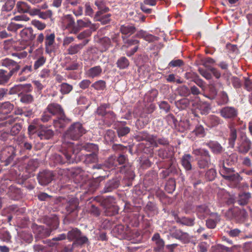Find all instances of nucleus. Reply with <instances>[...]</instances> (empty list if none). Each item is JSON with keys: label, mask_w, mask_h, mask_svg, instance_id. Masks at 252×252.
Here are the masks:
<instances>
[{"label": "nucleus", "mask_w": 252, "mask_h": 252, "mask_svg": "<svg viewBox=\"0 0 252 252\" xmlns=\"http://www.w3.org/2000/svg\"><path fill=\"white\" fill-rule=\"evenodd\" d=\"M205 145L208 146L214 154H220L224 151V149L217 141H210L206 143Z\"/></svg>", "instance_id": "obj_22"}, {"label": "nucleus", "mask_w": 252, "mask_h": 252, "mask_svg": "<svg viewBox=\"0 0 252 252\" xmlns=\"http://www.w3.org/2000/svg\"><path fill=\"white\" fill-rule=\"evenodd\" d=\"M116 64L120 69H125L129 66V62L126 57H121L117 60Z\"/></svg>", "instance_id": "obj_52"}, {"label": "nucleus", "mask_w": 252, "mask_h": 252, "mask_svg": "<svg viewBox=\"0 0 252 252\" xmlns=\"http://www.w3.org/2000/svg\"><path fill=\"white\" fill-rule=\"evenodd\" d=\"M17 11L20 13H29L30 10V6L26 2L19 1L16 5Z\"/></svg>", "instance_id": "obj_46"}, {"label": "nucleus", "mask_w": 252, "mask_h": 252, "mask_svg": "<svg viewBox=\"0 0 252 252\" xmlns=\"http://www.w3.org/2000/svg\"><path fill=\"white\" fill-rule=\"evenodd\" d=\"M252 147V141L246 135L241 136L237 143V151L241 154L245 155Z\"/></svg>", "instance_id": "obj_6"}, {"label": "nucleus", "mask_w": 252, "mask_h": 252, "mask_svg": "<svg viewBox=\"0 0 252 252\" xmlns=\"http://www.w3.org/2000/svg\"><path fill=\"white\" fill-rule=\"evenodd\" d=\"M137 141H146L151 145L152 142H154V135L150 134L146 131L140 132L136 136Z\"/></svg>", "instance_id": "obj_35"}, {"label": "nucleus", "mask_w": 252, "mask_h": 252, "mask_svg": "<svg viewBox=\"0 0 252 252\" xmlns=\"http://www.w3.org/2000/svg\"><path fill=\"white\" fill-rule=\"evenodd\" d=\"M102 72V69L100 65L95 66L90 68L87 71V75L91 78L99 76Z\"/></svg>", "instance_id": "obj_45"}, {"label": "nucleus", "mask_w": 252, "mask_h": 252, "mask_svg": "<svg viewBox=\"0 0 252 252\" xmlns=\"http://www.w3.org/2000/svg\"><path fill=\"white\" fill-rule=\"evenodd\" d=\"M230 132L228 137V143L230 147L233 148L237 138V128L234 124H231L229 126Z\"/></svg>", "instance_id": "obj_24"}, {"label": "nucleus", "mask_w": 252, "mask_h": 252, "mask_svg": "<svg viewBox=\"0 0 252 252\" xmlns=\"http://www.w3.org/2000/svg\"><path fill=\"white\" fill-rule=\"evenodd\" d=\"M106 12H96L94 19L95 21L100 22L102 25H105L110 23L111 21V14L110 13L105 14Z\"/></svg>", "instance_id": "obj_23"}, {"label": "nucleus", "mask_w": 252, "mask_h": 252, "mask_svg": "<svg viewBox=\"0 0 252 252\" xmlns=\"http://www.w3.org/2000/svg\"><path fill=\"white\" fill-rule=\"evenodd\" d=\"M75 152L73 143H69L67 148L63 143L59 153L54 154L51 158L56 164L72 163L75 161Z\"/></svg>", "instance_id": "obj_1"}, {"label": "nucleus", "mask_w": 252, "mask_h": 252, "mask_svg": "<svg viewBox=\"0 0 252 252\" xmlns=\"http://www.w3.org/2000/svg\"><path fill=\"white\" fill-rule=\"evenodd\" d=\"M226 164L227 165L224 161H222V163L220 164L219 170L220 174L225 180L227 178V177H229V176L231 175L235 172L233 168L228 167V164L227 163Z\"/></svg>", "instance_id": "obj_21"}, {"label": "nucleus", "mask_w": 252, "mask_h": 252, "mask_svg": "<svg viewBox=\"0 0 252 252\" xmlns=\"http://www.w3.org/2000/svg\"><path fill=\"white\" fill-rule=\"evenodd\" d=\"M119 209L115 205H111V206L105 208L104 213L107 216H114L118 213Z\"/></svg>", "instance_id": "obj_59"}, {"label": "nucleus", "mask_w": 252, "mask_h": 252, "mask_svg": "<svg viewBox=\"0 0 252 252\" xmlns=\"http://www.w3.org/2000/svg\"><path fill=\"white\" fill-rule=\"evenodd\" d=\"M193 99H189L187 98H183L175 101L176 106L180 110H185L189 107L191 101Z\"/></svg>", "instance_id": "obj_40"}, {"label": "nucleus", "mask_w": 252, "mask_h": 252, "mask_svg": "<svg viewBox=\"0 0 252 252\" xmlns=\"http://www.w3.org/2000/svg\"><path fill=\"white\" fill-rule=\"evenodd\" d=\"M177 92L180 96L184 97H187L190 94L189 88L186 85L179 87L177 89Z\"/></svg>", "instance_id": "obj_61"}, {"label": "nucleus", "mask_w": 252, "mask_h": 252, "mask_svg": "<svg viewBox=\"0 0 252 252\" xmlns=\"http://www.w3.org/2000/svg\"><path fill=\"white\" fill-rule=\"evenodd\" d=\"M18 97L21 102L26 104L32 103L34 100L33 96L30 94L20 93Z\"/></svg>", "instance_id": "obj_44"}, {"label": "nucleus", "mask_w": 252, "mask_h": 252, "mask_svg": "<svg viewBox=\"0 0 252 252\" xmlns=\"http://www.w3.org/2000/svg\"><path fill=\"white\" fill-rule=\"evenodd\" d=\"M20 36L23 41L30 43L35 38L36 34L33 33V30L31 27L25 28L20 32Z\"/></svg>", "instance_id": "obj_16"}, {"label": "nucleus", "mask_w": 252, "mask_h": 252, "mask_svg": "<svg viewBox=\"0 0 252 252\" xmlns=\"http://www.w3.org/2000/svg\"><path fill=\"white\" fill-rule=\"evenodd\" d=\"M54 176L52 171L43 170L38 174L37 179L40 185L46 186L51 182L53 179Z\"/></svg>", "instance_id": "obj_9"}, {"label": "nucleus", "mask_w": 252, "mask_h": 252, "mask_svg": "<svg viewBox=\"0 0 252 252\" xmlns=\"http://www.w3.org/2000/svg\"><path fill=\"white\" fill-rule=\"evenodd\" d=\"M69 122L70 120L66 117L64 114L63 116L58 117L57 119L54 120L53 124L56 128H63L65 127Z\"/></svg>", "instance_id": "obj_29"}, {"label": "nucleus", "mask_w": 252, "mask_h": 252, "mask_svg": "<svg viewBox=\"0 0 252 252\" xmlns=\"http://www.w3.org/2000/svg\"><path fill=\"white\" fill-rule=\"evenodd\" d=\"M16 142L20 148V152L31 151L32 148V144L28 141L27 138L23 136H19L17 137Z\"/></svg>", "instance_id": "obj_17"}, {"label": "nucleus", "mask_w": 252, "mask_h": 252, "mask_svg": "<svg viewBox=\"0 0 252 252\" xmlns=\"http://www.w3.org/2000/svg\"><path fill=\"white\" fill-rule=\"evenodd\" d=\"M220 115L225 119H234L237 117V109L232 106H225L220 110Z\"/></svg>", "instance_id": "obj_10"}, {"label": "nucleus", "mask_w": 252, "mask_h": 252, "mask_svg": "<svg viewBox=\"0 0 252 252\" xmlns=\"http://www.w3.org/2000/svg\"><path fill=\"white\" fill-rule=\"evenodd\" d=\"M91 87L96 90L102 91L106 88V82L103 80H100L94 83Z\"/></svg>", "instance_id": "obj_64"}, {"label": "nucleus", "mask_w": 252, "mask_h": 252, "mask_svg": "<svg viewBox=\"0 0 252 252\" xmlns=\"http://www.w3.org/2000/svg\"><path fill=\"white\" fill-rule=\"evenodd\" d=\"M0 63L2 66L9 69L8 72H12L14 75L20 69V65L19 63L8 58L1 60L0 61Z\"/></svg>", "instance_id": "obj_8"}, {"label": "nucleus", "mask_w": 252, "mask_h": 252, "mask_svg": "<svg viewBox=\"0 0 252 252\" xmlns=\"http://www.w3.org/2000/svg\"><path fill=\"white\" fill-rule=\"evenodd\" d=\"M192 108L197 109L202 115H206L209 113L211 107L206 102L202 101L198 96H195L191 101Z\"/></svg>", "instance_id": "obj_7"}, {"label": "nucleus", "mask_w": 252, "mask_h": 252, "mask_svg": "<svg viewBox=\"0 0 252 252\" xmlns=\"http://www.w3.org/2000/svg\"><path fill=\"white\" fill-rule=\"evenodd\" d=\"M176 221L177 223H180L182 225H187L188 226H192L194 224V218H187V217H176L175 218Z\"/></svg>", "instance_id": "obj_41"}, {"label": "nucleus", "mask_w": 252, "mask_h": 252, "mask_svg": "<svg viewBox=\"0 0 252 252\" xmlns=\"http://www.w3.org/2000/svg\"><path fill=\"white\" fill-rule=\"evenodd\" d=\"M54 135V132L51 129L45 127H41L37 132V135L41 140H49Z\"/></svg>", "instance_id": "obj_20"}, {"label": "nucleus", "mask_w": 252, "mask_h": 252, "mask_svg": "<svg viewBox=\"0 0 252 252\" xmlns=\"http://www.w3.org/2000/svg\"><path fill=\"white\" fill-rule=\"evenodd\" d=\"M14 114L16 115L23 116L26 117L30 118L33 115V112L32 109L29 107H16L14 110Z\"/></svg>", "instance_id": "obj_28"}, {"label": "nucleus", "mask_w": 252, "mask_h": 252, "mask_svg": "<svg viewBox=\"0 0 252 252\" xmlns=\"http://www.w3.org/2000/svg\"><path fill=\"white\" fill-rule=\"evenodd\" d=\"M67 238L69 241H74L73 245L83 246L89 243L88 238L82 234V232L77 228H73L68 231L67 234Z\"/></svg>", "instance_id": "obj_3"}, {"label": "nucleus", "mask_w": 252, "mask_h": 252, "mask_svg": "<svg viewBox=\"0 0 252 252\" xmlns=\"http://www.w3.org/2000/svg\"><path fill=\"white\" fill-rule=\"evenodd\" d=\"M222 122V120L218 116L214 115L208 116L207 123L209 127H213L218 126Z\"/></svg>", "instance_id": "obj_38"}, {"label": "nucleus", "mask_w": 252, "mask_h": 252, "mask_svg": "<svg viewBox=\"0 0 252 252\" xmlns=\"http://www.w3.org/2000/svg\"><path fill=\"white\" fill-rule=\"evenodd\" d=\"M95 200L98 202H101L102 205L104 208L111 206V205H115V198L112 196H109L106 198L102 199L99 197H95L94 199Z\"/></svg>", "instance_id": "obj_47"}, {"label": "nucleus", "mask_w": 252, "mask_h": 252, "mask_svg": "<svg viewBox=\"0 0 252 252\" xmlns=\"http://www.w3.org/2000/svg\"><path fill=\"white\" fill-rule=\"evenodd\" d=\"M16 156V152L14 147H7L4 148L0 154V161L4 166L12 163Z\"/></svg>", "instance_id": "obj_5"}, {"label": "nucleus", "mask_w": 252, "mask_h": 252, "mask_svg": "<svg viewBox=\"0 0 252 252\" xmlns=\"http://www.w3.org/2000/svg\"><path fill=\"white\" fill-rule=\"evenodd\" d=\"M55 42V34L54 32L45 35V51L46 54L50 55L54 51L53 46Z\"/></svg>", "instance_id": "obj_13"}, {"label": "nucleus", "mask_w": 252, "mask_h": 252, "mask_svg": "<svg viewBox=\"0 0 252 252\" xmlns=\"http://www.w3.org/2000/svg\"><path fill=\"white\" fill-rule=\"evenodd\" d=\"M94 4L98 9L97 12H108L110 10L106 5V2L104 0H95Z\"/></svg>", "instance_id": "obj_54"}, {"label": "nucleus", "mask_w": 252, "mask_h": 252, "mask_svg": "<svg viewBox=\"0 0 252 252\" xmlns=\"http://www.w3.org/2000/svg\"><path fill=\"white\" fill-rule=\"evenodd\" d=\"M82 150L90 152L91 153H97L98 151V147L95 144L88 143L83 145L78 146L77 150L81 151Z\"/></svg>", "instance_id": "obj_36"}, {"label": "nucleus", "mask_w": 252, "mask_h": 252, "mask_svg": "<svg viewBox=\"0 0 252 252\" xmlns=\"http://www.w3.org/2000/svg\"><path fill=\"white\" fill-rule=\"evenodd\" d=\"M252 197L251 193L249 192H240L237 198V202L241 206L247 205Z\"/></svg>", "instance_id": "obj_26"}, {"label": "nucleus", "mask_w": 252, "mask_h": 252, "mask_svg": "<svg viewBox=\"0 0 252 252\" xmlns=\"http://www.w3.org/2000/svg\"><path fill=\"white\" fill-rule=\"evenodd\" d=\"M169 145V141L168 138L159 136L158 137L154 135V142H152L151 145L154 147L157 148L159 145L167 146Z\"/></svg>", "instance_id": "obj_30"}, {"label": "nucleus", "mask_w": 252, "mask_h": 252, "mask_svg": "<svg viewBox=\"0 0 252 252\" xmlns=\"http://www.w3.org/2000/svg\"><path fill=\"white\" fill-rule=\"evenodd\" d=\"M46 58L43 56L37 58L34 63L33 69L37 70L39 67L42 66L46 63Z\"/></svg>", "instance_id": "obj_62"}, {"label": "nucleus", "mask_w": 252, "mask_h": 252, "mask_svg": "<svg viewBox=\"0 0 252 252\" xmlns=\"http://www.w3.org/2000/svg\"><path fill=\"white\" fill-rule=\"evenodd\" d=\"M152 241L155 244L154 251L162 252L165 247V242L161 238L160 234L158 233H155L152 237Z\"/></svg>", "instance_id": "obj_15"}, {"label": "nucleus", "mask_w": 252, "mask_h": 252, "mask_svg": "<svg viewBox=\"0 0 252 252\" xmlns=\"http://www.w3.org/2000/svg\"><path fill=\"white\" fill-rule=\"evenodd\" d=\"M78 201L76 199H71L66 204L65 209L68 213H71L76 210L78 207Z\"/></svg>", "instance_id": "obj_51"}, {"label": "nucleus", "mask_w": 252, "mask_h": 252, "mask_svg": "<svg viewBox=\"0 0 252 252\" xmlns=\"http://www.w3.org/2000/svg\"><path fill=\"white\" fill-rule=\"evenodd\" d=\"M104 123L110 126L116 120V115L112 111H108L105 116L102 118Z\"/></svg>", "instance_id": "obj_39"}, {"label": "nucleus", "mask_w": 252, "mask_h": 252, "mask_svg": "<svg viewBox=\"0 0 252 252\" xmlns=\"http://www.w3.org/2000/svg\"><path fill=\"white\" fill-rule=\"evenodd\" d=\"M242 179V177L240 176L239 174L235 172L231 175L229 176V177H227L225 180L229 182L232 184L233 187L237 188Z\"/></svg>", "instance_id": "obj_33"}, {"label": "nucleus", "mask_w": 252, "mask_h": 252, "mask_svg": "<svg viewBox=\"0 0 252 252\" xmlns=\"http://www.w3.org/2000/svg\"><path fill=\"white\" fill-rule=\"evenodd\" d=\"M229 101L228 95L225 92L222 91L219 94L217 100V104L219 105L226 104Z\"/></svg>", "instance_id": "obj_53"}, {"label": "nucleus", "mask_w": 252, "mask_h": 252, "mask_svg": "<svg viewBox=\"0 0 252 252\" xmlns=\"http://www.w3.org/2000/svg\"><path fill=\"white\" fill-rule=\"evenodd\" d=\"M14 74L6 70L0 69V86L5 85L8 83L10 78Z\"/></svg>", "instance_id": "obj_31"}, {"label": "nucleus", "mask_w": 252, "mask_h": 252, "mask_svg": "<svg viewBox=\"0 0 252 252\" xmlns=\"http://www.w3.org/2000/svg\"><path fill=\"white\" fill-rule=\"evenodd\" d=\"M46 223L50 228H48L51 231L58 228L59 225V221L57 216H53L47 219Z\"/></svg>", "instance_id": "obj_50"}, {"label": "nucleus", "mask_w": 252, "mask_h": 252, "mask_svg": "<svg viewBox=\"0 0 252 252\" xmlns=\"http://www.w3.org/2000/svg\"><path fill=\"white\" fill-rule=\"evenodd\" d=\"M46 110L51 115L56 116L57 117L60 116H63L64 114V110L62 106L57 103H51L49 104Z\"/></svg>", "instance_id": "obj_12"}, {"label": "nucleus", "mask_w": 252, "mask_h": 252, "mask_svg": "<svg viewBox=\"0 0 252 252\" xmlns=\"http://www.w3.org/2000/svg\"><path fill=\"white\" fill-rule=\"evenodd\" d=\"M32 230L36 240L48 237L51 232V230L48 228L36 224L33 225Z\"/></svg>", "instance_id": "obj_11"}, {"label": "nucleus", "mask_w": 252, "mask_h": 252, "mask_svg": "<svg viewBox=\"0 0 252 252\" xmlns=\"http://www.w3.org/2000/svg\"><path fill=\"white\" fill-rule=\"evenodd\" d=\"M110 108V103H102L96 109L95 113L102 118L105 116L107 112H108V111H107V109H109Z\"/></svg>", "instance_id": "obj_49"}, {"label": "nucleus", "mask_w": 252, "mask_h": 252, "mask_svg": "<svg viewBox=\"0 0 252 252\" xmlns=\"http://www.w3.org/2000/svg\"><path fill=\"white\" fill-rule=\"evenodd\" d=\"M32 91V87L31 84H26L24 85H16L11 88L9 91V94H14L20 93H25L29 94Z\"/></svg>", "instance_id": "obj_18"}, {"label": "nucleus", "mask_w": 252, "mask_h": 252, "mask_svg": "<svg viewBox=\"0 0 252 252\" xmlns=\"http://www.w3.org/2000/svg\"><path fill=\"white\" fill-rule=\"evenodd\" d=\"M99 44L98 48L101 52L107 51L112 46L111 39L107 37H104L100 39Z\"/></svg>", "instance_id": "obj_37"}, {"label": "nucleus", "mask_w": 252, "mask_h": 252, "mask_svg": "<svg viewBox=\"0 0 252 252\" xmlns=\"http://www.w3.org/2000/svg\"><path fill=\"white\" fill-rule=\"evenodd\" d=\"M14 105L9 101L2 102L0 105V113L7 115L14 109Z\"/></svg>", "instance_id": "obj_34"}, {"label": "nucleus", "mask_w": 252, "mask_h": 252, "mask_svg": "<svg viewBox=\"0 0 252 252\" xmlns=\"http://www.w3.org/2000/svg\"><path fill=\"white\" fill-rule=\"evenodd\" d=\"M38 166V162L37 159H30L27 163L26 169L29 173L32 172L35 170Z\"/></svg>", "instance_id": "obj_56"}, {"label": "nucleus", "mask_w": 252, "mask_h": 252, "mask_svg": "<svg viewBox=\"0 0 252 252\" xmlns=\"http://www.w3.org/2000/svg\"><path fill=\"white\" fill-rule=\"evenodd\" d=\"M23 127V125L22 123H16L14 124L11 127L10 133L11 135H16L21 130Z\"/></svg>", "instance_id": "obj_63"}, {"label": "nucleus", "mask_w": 252, "mask_h": 252, "mask_svg": "<svg viewBox=\"0 0 252 252\" xmlns=\"http://www.w3.org/2000/svg\"><path fill=\"white\" fill-rule=\"evenodd\" d=\"M82 50L78 44H72L69 46L66 51L68 55H73L80 53Z\"/></svg>", "instance_id": "obj_60"}, {"label": "nucleus", "mask_w": 252, "mask_h": 252, "mask_svg": "<svg viewBox=\"0 0 252 252\" xmlns=\"http://www.w3.org/2000/svg\"><path fill=\"white\" fill-rule=\"evenodd\" d=\"M117 161L119 165H123V166L120 167V171L121 173H126L129 171L130 166L127 163L128 158L126 156L120 155L117 158Z\"/></svg>", "instance_id": "obj_27"}, {"label": "nucleus", "mask_w": 252, "mask_h": 252, "mask_svg": "<svg viewBox=\"0 0 252 252\" xmlns=\"http://www.w3.org/2000/svg\"><path fill=\"white\" fill-rule=\"evenodd\" d=\"M192 154L199 157L197 163L199 168L205 169L211 165V155L207 150L202 148L193 149Z\"/></svg>", "instance_id": "obj_2"}, {"label": "nucleus", "mask_w": 252, "mask_h": 252, "mask_svg": "<svg viewBox=\"0 0 252 252\" xmlns=\"http://www.w3.org/2000/svg\"><path fill=\"white\" fill-rule=\"evenodd\" d=\"M82 125L78 122L72 124L65 132V136L73 140H77L86 133Z\"/></svg>", "instance_id": "obj_4"}, {"label": "nucleus", "mask_w": 252, "mask_h": 252, "mask_svg": "<svg viewBox=\"0 0 252 252\" xmlns=\"http://www.w3.org/2000/svg\"><path fill=\"white\" fill-rule=\"evenodd\" d=\"M32 71V66L31 65H26L23 67L19 72L18 75L19 77L17 78V81L19 82H23L26 81L30 73Z\"/></svg>", "instance_id": "obj_25"}, {"label": "nucleus", "mask_w": 252, "mask_h": 252, "mask_svg": "<svg viewBox=\"0 0 252 252\" xmlns=\"http://www.w3.org/2000/svg\"><path fill=\"white\" fill-rule=\"evenodd\" d=\"M120 185V180L114 178L108 180L104 185L103 189L101 191L102 193H105L113 191L117 189Z\"/></svg>", "instance_id": "obj_14"}, {"label": "nucleus", "mask_w": 252, "mask_h": 252, "mask_svg": "<svg viewBox=\"0 0 252 252\" xmlns=\"http://www.w3.org/2000/svg\"><path fill=\"white\" fill-rule=\"evenodd\" d=\"M120 31L122 34L130 36L136 31L135 28L130 25H123L120 27Z\"/></svg>", "instance_id": "obj_43"}, {"label": "nucleus", "mask_w": 252, "mask_h": 252, "mask_svg": "<svg viewBox=\"0 0 252 252\" xmlns=\"http://www.w3.org/2000/svg\"><path fill=\"white\" fill-rule=\"evenodd\" d=\"M35 15H37L40 18L44 20L47 19H52L53 12L51 10H48L45 11H41L39 9H35L34 11Z\"/></svg>", "instance_id": "obj_48"}, {"label": "nucleus", "mask_w": 252, "mask_h": 252, "mask_svg": "<svg viewBox=\"0 0 252 252\" xmlns=\"http://www.w3.org/2000/svg\"><path fill=\"white\" fill-rule=\"evenodd\" d=\"M60 92L62 94H69L73 90L72 85L67 83H62L60 85Z\"/></svg>", "instance_id": "obj_58"}, {"label": "nucleus", "mask_w": 252, "mask_h": 252, "mask_svg": "<svg viewBox=\"0 0 252 252\" xmlns=\"http://www.w3.org/2000/svg\"><path fill=\"white\" fill-rule=\"evenodd\" d=\"M195 211L197 217L201 220L204 219L210 214V209L205 204L196 206Z\"/></svg>", "instance_id": "obj_19"}, {"label": "nucleus", "mask_w": 252, "mask_h": 252, "mask_svg": "<svg viewBox=\"0 0 252 252\" xmlns=\"http://www.w3.org/2000/svg\"><path fill=\"white\" fill-rule=\"evenodd\" d=\"M97 153L86 154L84 157V162L86 164L95 163L97 161Z\"/></svg>", "instance_id": "obj_57"}, {"label": "nucleus", "mask_w": 252, "mask_h": 252, "mask_svg": "<svg viewBox=\"0 0 252 252\" xmlns=\"http://www.w3.org/2000/svg\"><path fill=\"white\" fill-rule=\"evenodd\" d=\"M91 24V21L88 19L78 20L77 25L73 28V33H77L81 28H88Z\"/></svg>", "instance_id": "obj_42"}, {"label": "nucleus", "mask_w": 252, "mask_h": 252, "mask_svg": "<svg viewBox=\"0 0 252 252\" xmlns=\"http://www.w3.org/2000/svg\"><path fill=\"white\" fill-rule=\"evenodd\" d=\"M192 157L189 154H185L181 158V164L187 171H190L192 169L191 162Z\"/></svg>", "instance_id": "obj_32"}, {"label": "nucleus", "mask_w": 252, "mask_h": 252, "mask_svg": "<svg viewBox=\"0 0 252 252\" xmlns=\"http://www.w3.org/2000/svg\"><path fill=\"white\" fill-rule=\"evenodd\" d=\"M220 221V216L216 214L214 219H209L206 220V225L208 228L214 229L216 227L217 224Z\"/></svg>", "instance_id": "obj_55"}]
</instances>
